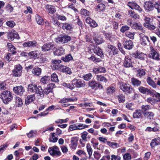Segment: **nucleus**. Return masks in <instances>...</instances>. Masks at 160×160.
Instances as JSON below:
<instances>
[{
  "instance_id": "nucleus-59",
  "label": "nucleus",
  "mask_w": 160,
  "mask_h": 160,
  "mask_svg": "<svg viewBox=\"0 0 160 160\" xmlns=\"http://www.w3.org/2000/svg\"><path fill=\"white\" fill-rule=\"evenodd\" d=\"M88 132L92 134L93 135L96 136L98 134V132L97 130H94L92 128H91L88 130Z\"/></svg>"
},
{
  "instance_id": "nucleus-24",
  "label": "nucleus",
  "mask_w": 160,
  "mask_h": 160,
  "mask_svg": "<svg viewBox=\"0 0 160 160\" xmlns=\"http://www.w3.org/2000/svg\"><path fill=\"white\" fill-rule=\"evenodd\" d=\"M8 49V51L11 52L13 55L16 53V48L11 43H8L7 44Z\"/></svg>"
},
{
  "instance_id": "nucleus-21",
  "label": "nucleus",
  "mask_w": 160,
  "mask_h": 160,
  "mask_svg": "<svg viewBox=\"0 0 160 160\" xmlns=\"http://www.w3.org/2000/svg\"><path fill=\"white\" fill-rule=\"evenodd\" d=\"M7 36L8 39H10L11 40L14 38L18 39L19 38V36L17 32L14 31H12L8 32Z\"/></svg>"
},
{
  "instance_id": "nucleus-25",
  "label": "nucleus",
  "mask_w": 160,
  "mask_h": 160,
  "mask_svg": "<svg viewBox=\"0 0 160 160\" xmlns=\"http://www.w3.org/2000/svg\"><path fill=\"white\" fill-rule=\"evenodd\" d=\"M35 99V95L34 94H32L28 95L25 99V103L27 105L30 104L33 102Z\"/></svg>"
},
{
  "instance_id": "nucleus-35",
  "label": "nucleus",
  "mask_w": 160,
  "mask_h": 160,
  "mask_svg": "<svg viewBox=\"0 0 160 160\" xmlns=\"http://www.w3.org/2000/svg\"><path fill=\"white\" fill-rule=\"evenodd\" d=\"M142 113L140 110H136L133 113V117L134 118H139L142 117Z\"/></svg>"
},
{
  "instance_id": "nucleus-15",
  "label": "nucleus",
  "mask_w": 160,
  "mask_h": 160,
  "mask_svg": "<svg viewBox=\"0 0 160 160\" xmlns=\"http://www.w3.org/2000/svg\"><path fill=\"white\" fill-rule=\"evenodd\" d=\"M131 57L127 56L125 57L123 63V65L126 68H129L132 66V62Z\"/></svg>"
},
{
  "instance_id": "nucleus-28",
  "label": "nucleus",
  "mask_w": 160,
  "mask_h": 160,
  "mask_svg": "<svg viewBox=\"0 0 160 160\" xmlns=\"http://www.w3.org/2000/svg\"><path fill=\"white\" fill-rule=\"evenodd\" d=\"M86 21L92 27L95 28L98 26V24L96 23V21L92 19L89 17H88L86 19Z\"/></svg>"
},
{
  "instance_id": "nucleus-18",
  "label": "nucleus",
  "mask_w": 160,
  "mask_h": 160,
  "mask_svg": "<svg viewBox=\"0 0 160 160\" xmlns=\"http://www.w3.org/2000/svg\"><path fill=\"white\" fill-rule=\"evenodd\" d=\"M13 90L15 93L20 95H22L25 91L23 87L22 86L14 87Z\"/></svg>"
},
{
  "instance_id": "nucleus-33",
  "label": "nucleus",
  "mask_w": 160,
  "mask_h": 160,
  "mask_svg": "<svg viewBox=\"0 0 160 160\" xmlns=\"http://www.w3.org/2000/svg\"><path fill=\"white\" fill-rule=\"evenodd\" d=\"M71 148L73 150L75 149L77 145L76 138L74 137L72 138L71 140Z\"/></svg>"
},
{
  "instance_id": "nucleus-6",
  "label": "nucleus",
  "mask_w": 160,
  "mask_h": 160,
  "mask_svg": "<svg viewBox=\"0 0 160 160\" xmlns=\"http://www.w3.org/2000/svg\"><path fill=\"white\" fill-rule=\"evenodd\" d=\"M145 22L143 23V26L150 30H154L156 27L152 24V20L151 18L145 17L144 18Z\"/></svg>"
},
{
  "instance_id": "nucleus-32",
  "label": "nucleus",
  "mask_w": 160,
  "mask_h": 160,
  "mask_svg": "<svg viewBox=\"0 0 160 160\" xmlns=\"http://www.w3.org/2000/svg\"><path fill=\"white\" fill-rule=\"evenodd\" d=\"M151 108V106L148 105H143L141 106V109L144 115L148 112V111Z\"/></svg>"
},
{
  "instance_id": "nucleus-12",
  "label": "nucleus",
  "mask_w": 160,
  "mask_h": 160,
  "mask_svg": "<svg viewBox=\"0 0 160 160\" xmlns=\"http://www.w3.org/2000/svg\"><path fill=\"white\" fill-rule=\"evenodd\" d=\"M128 6L132 9H134L139 12H141L142 11V8L134 1L128 2Z\"/></svg>"
},
{
  "instance_id": "nucleus-23",
  "label": "nucleus",
  "mask_w": 160,
  "mask_h": 160,
  "mask_svg": "<svg viewBox=\"0 0 160 160\" xmlns=\"http://www.w3.org/2000/svg\"><path fill=\"white\" fill-rule=\"evenodd\" d=\"M94 52L101 58L103 57V54L102 50L99 47L96 46L93 49Z\"/></svg>"
},
{
  "instance_id": "nucleus-63",
  "label": "nucleus",
  "mask_w": 160,
  "mask_h": 160,
  "mask_svg": "<svg viewBox=\"0 0 160 160\" xmlns=\"http://www.w3.org/2000/svg\"><path fill=\"white\" fill-rule=\"evenodd\" d=\"M123 158L124 160H131V155L128 153H125L123 155Z\"/></svg>"
},
{
  "instance_id": "nucleus-7",
  "label": "nucleus",
  "mask_w": 160,
  "mask_h": 160,
  "mask_svg": "<svg viewBox=\"0 0 160 160\" xmlns=\"http://www.w3.org/2000/svg\"><path fill=\"white\" fill-rule=\"evenodd\" d=\"M149 56L150 58L153 59L160 61V54L158 53L157 50L154 49L152 47L150 48V51Z\"/></svg>"
},
{
  "instance_id": "nucleus-44",
  "label": "nucleus",
  "mask_w": 160,
  "mask_h": 160,
  "mask_svg": "<svg viewBox=\"0 0 160 160\" xmlns=\"http://www.w3.org/2000/svg\"><path fill=\"white\" fill-rule=\"evenodd\" d=\"M96 79L98 81L103 82L105 83L108 81V80L104 76L102 75H97Z\"/></svg>"
},
{
  "instance_id": "nucleus-10",
  "label": "nucleus",
  "mask_w": 160,
  "mask_h": 160,
  "mask_svg": "<svg viewBox=\"0 0 160 160\" xmlns=\"http://www.w3.org/2000/svg\"><path fill=\"white\" fill-rule=\"evenodd\" d=\"M108 54L110 56H112L113 55L118 54V51L116 47L112 45H109L107 46Z\"/></svg>"
},
{
  "instance_id": "nucleus-1",
  "label": "nucleus",
  "mask_w": 160,
  "mask_h": 160,
  "mask_svg": "<svg viewBox=\"0 0 160 160\" xmlns=\"http://www.w3.org/2000/svg\"><path fill=\"white\" fill-rule=\"evenodd\" d=\"M28 90L31 92H35L38 94L39 96L43 98L44 97L42 89L40 86H37V85L33 83L29 84L28 86Z\"/></svg>"
},
{
  "instance_id": "nucleus-60",
  "label": "nucleus",
  "mask_w": 160,
  "mask_h": 160,
  "mask_svg": "<svg viewBox=\"0 0 160 160\" xmlns=\"http://www.w3.org/2000/svg\"><path fill=\"white\" fill-rule=\"evenodd\" d=\"M88 59L90 60H92L95 62H99L101 61L99 58H98L95 57V56H92Z\"/></svg>"
},
{
  "instance_id": "nucleus-62",
  "label": "nucleus",
  "mask_w": 160,
  "mask_h": 160,
  "mask_svg": "<svg viewBox=\"0 0 160 160\" xmlns=\"http://www.w3.org/2000/svg\"><path fill=\"white\" fill-rule=\"evenodd\" d=\"M15 99L16 103L17 104L18 106H20L22 105V101L20 98L18 97H16Z\"/></svg>"
},
{
  "instance_id": "nucleus-13",
  "label": "nucleus",
  "mask_w": 160,
  "mask_h": 160,
  "mask_svg": "<svg viewBox=\"0 0 160 160\" xmlns=\"http://www.w3.org/2000/svg\"><path fill=\"white\" fill-rule=\"evenodd\" d=\"M22 67L20 64L17 65L15 67V69L13 72L15 76H20L22 72Z\"/></svg>"
},
{
  "instance_id": "nucleus-57",
  "label": "nucleus",
  "mask_w": 160,
  "mask_h": 160,
  "mask_svg": "<svg viewBox=\"0 0 160 160\" xmlns=\"http://www.w3.org/2000/svg\"><path fill=\"white\" fill-rule=\"evenodd\" d=\"M87 150L89 157H91L92 155V150L89 143L87 144Z\"/></svg>"
},
{
  "instance_id": "nucleus-17",
  "label": "nucleus",
  "mask_w": 160,
  "mask_h": 160,
  "mask_svg": "<svg viewBox=\"0 0 160 160\" xmlns=\"http://www.w3.org/2000/svg\"><path fill=\"white\" fill-rule=\"evenodd\" d=\"M141 38V43L143 46H145L147 44V42H150L148 37L145 36L142 33L139 34Z\"/></svg>"
},
{
  "instance_id": "nucleus-11",
  "label": "nucleus",
  "mask_w": 160,
  "mask_h": 160,
  "mask_svg": "<svg viewBox=\"0 0 160 160\" xmlns=\"http://www.w3.org/2000/svg\"><path fill=\"white\" fill-rule=\"evenodd\" d=\"M54 48V44L52 42H47L45 44L41 47L43 52H46L52 50Z\"/></svg>"
},
{
  "instance_id": "nucleus-58",
  "label": "nucleus",
  "mask_w": 160,
  "mask_h": 160,
  "mask_svg": "<svg viewBox=\"0 0 160 160\" xmlns=\"http://www.w3.org/2000/svg\"><path fill=\"white\" fill-rule=\"evenodd\" d=\"M83 78L85 81H88L91 79L92 75L91 73H88L83 76Z\"/></svg>"
},
{
  "instance_id": "nucleus-53",
  "label": "nucleus",
  "mask_w": 160,
  "mask_h": 160,
  "mask_svg": "<svg viewBox=\"0 0 160 160\" xmlns=\"http://www.w3.org/2000/svg\"><path fill=\"white\" fill-rule=\"evenodd\" d=\"M6 24L7 26L11 28H12L16 25L15 22L12 20L7 21Z\"/></svg>"
},
{
  "instance_id": "nucleus-22",
  "label": "nucleus",
  "mask_w": 160,
  "mask_h": 160,
  "mask_svg": "<svg viewBox=\"0 0 160 160\" xmlns=\"http://www.w3.org/2000/svg\"><path fill=\"white\" fill-rule=\"evenodd\" d=\"M45 8L48 13L50 14H53L56 11L55 7L52 5L47 4L45 6Z\"/></svg>"
},
{
  "instance_id": "nucleus-29",
  "label": "nucleus",
  "mask_w": 160,
  "mask_h": 160,
  "mask_svg": "<svg viewBox=\"0 0 160 160\" xmlns=\"http://www.w3.org/2000/svg\"><path fill=\"white\" fill-rule=\"evenodd\" d=\"M77 100V99L76 98H63L61 99L59 101V102L60 103H64L71 102L76 101Z\"/></svg>"
},
{
  "instance_id": "nucleus-41",
  "label": "nucleus",
  "mask_w": 160,
  "mask_h": 160,
  "mask_svg": "<svg viewBox=\"0 0 160 160\" xmlns=\"http://www.w3.org/2000/svg\"><path fill=\"white\" fill-rule=\"evenodd\" d=\"M128 13L129 15L132 18L135 19H139V16L137 13L132 11L130 10L128 11Z\"/></svg>"
},
{
  "instance_id": "nucleus-39",
  "label": "nucleus",
  "mask_w": 160,
  "mask_h": 160,
  "mask_svg": "<svg viewBox=\"0 0 160 160\" xmlns=\"http://www.w3.org/2000/svg\"><path fill=\"white\" fill-rule=\"evenodd\" d=\"M32 73L35 75L39 76L41 73L42 69L39 68H33L32 70Z\"/></svg>"
},
{
  "instance_id": "nucleus-4",
  "label": "nucleus",
  "mask_w": 160,
  "mask_h": 160,
  "mask_svg": "<svg viewBox=\"0 0 160 160\" xmlns=\"http://www.w3.org/2000/svg\"><path fill=\"white\" fill-rule=\"evenodd\" d=\"M48 151L50 155L53 157L58 156L61 155L59 148L56 146L49 147Z\"/></svg>"
},
{
  "instance_id": "nucleus-55",
  "label": "nucleus",
  "mask_w": 160,
  "mask_h": 160,
  "mask_svg": "<svg viewBox=\"0 0 160 160\" xmlns=\"http://www.w3.org/2000/svg\"><path fill=\"white\" fill-rule=\"evenodd\" d=\"M77 130H81L88 127V125L83 124H77Z\"/></svg>"
},
{
  "instance_id": "nucleus-51",
  "label": "nucleus",
  "mask_w": 160,
  "mask_h": 160,
  "mask_svg": "<svg viewBox=\"0 0 160 160\" xmlns=\"http://www.w3.org/2000/svg\"><path fill=\"white\" fill-rule=\"evenodd\" d=\"M116 91L115 87L111 86L107 89L108 94H112L114 92Z\"/></svg>"
},
{
  "instance_id": "nucleus-20",
  "label": "nucleus",
  "mask_w": 160,
  "mask_h": 160,
  "mask_svg": "<svg viewBox=\"0 0 160 160\" xmlns=\"http://www.w3.org/2000/svg\"><path fill=\"white\" fill-rule=\"evenodd\" d=\"M123 46L124 48L130 50L132 49L133 46L132 41L131 40H127L123 42Z\"/></svg>"
},
{
  "instance_id": "nucleus-26",
  "label": "nucleus",
  "mask_w": 160,
  "mask_h": 160,
  "mask_svg": "<svg viewBox=\"0 0 160 160\" xmlns=\"http://www.w3.org/2000/svg\"><path fill=\"white\" fill-rule=\"evenodd\" d=\"M133 55L134 57L135 58L142 60H144L146 56V55L144 53L138 51L136 52Z\"/></svg>"
},
{
  "instance_id": "nucleus-54",
  "label": "nucleus",
  "mask_w": 160,
  "mask_h": 160,
  "mask_svg": "<svg viewBox=\"0 0 160 160\" xmlns=\"http://www.w3.org/2000/svg\"><path fill=\"white\" fill-rule=\"evenodd\" d=\"M50 79L49 76H45L41 78L40 81L42 83L45 84L48 82Z\"/></svg>"
},
{
  "instance_id": "nucleus-19",
  "label": "nucleus",
  "mask_w": 160,
  "mask_h": 160,
  "mask_svg": "<svg viewBox=\"0 0 160 160\" xmlns=\"http://www.w3.org/2000/svg\"><path fill=\"white\" fill-rule=\"evenodd\" d=\"M55 84L53 83H51L48 85L47 87L42 91L43 93L48 94L49 93L52 92V89L54 86Z\"/></svg>"
},
{
  "instance_id": "nucleus-46",
  "label": "nucleus",
  "mask_w": 160,
  "mask_h": 160,
  "mask_svg": "<svg viewBox=\"0 0 160 160\" xmlns=\"http://www.w3.org/2000/svg\"><path fill=\"white\" fill-rule=\"evenodd\" d=\"M61 59L65 62H67L72 60L73 58L70 54H69L65 57H62Z\"/></svg>"
},
{
  "instance_id": "nucleus-40",
  "label": "nucleus",
  "mask_w": 160,
  "mask_h": 160,
  "mask_svg": "<svg viewBox=\"0 0 160 160\" xmlns=\"http://www.w3.org/2000/svg\"><path fill=\"white\" fill-rule=\"evenodd\" d=\"M60 71L65 72L69 74H70L72 73L71 69L69 68L63 66L62 67L60 68Z\"/></svg>"
},
{
  "instance_id": "nucleus-64",
  "label": "nucleus",
  "mask_w": 160,
  "mask_h": 160,
  "mask_svg": "<svg viewBox=\"0 0 160 160\" xmlns=\"http://www.w3.org/2000/svg\"><path fill=\"white\" fill-rule=\"evenodd\" d=\"M154 114L153 113L151 112H148L147 114L144 115L145 116H146L147 118L150 119L153 118Z\"/></svg>"
},
{
  "instance_id": "nucleus-30",
  "label": "nucleus",
  "mask_w": 160,
  "mask_h": 160,
  "mask_svg": "<svg viewBox=\"0 0 160 160\" xmlns=\"http://www.w3.org/2000/svg\"><path fill=\"white\" fill-rule=\"evenodd\" d=\"M132 29L141 30L143 32H145L144 30L143 29L142 25L139 23L136 22H133V26H132Z\"/></svg>"
},
{
  "instance_id": "nucleus-50",
  "label": "nucleus",
  "mask_w": 160,
  "mask_h": 160,
  "mask_svg": "<svg viewBox=\"0 0 160 160\" xmlns=\"http://www.w3.org/2000/svg\"><path fill=\"white\" fill-rule=\"evenodd\" d=\"M73 84L72 83H66V82H63L62 84V85L70 89L71 90H72L74 88Z\"/></svg>"
},
{
  "instance_id": "nucleus-34",
  "label": "nucleus",
  "mask_w": 160,
  "mask_h": 160,
  "mask_svg": "<svg viewBox=\"0 0 160 160\" xmlns=\"http://www.w3.org/2000/svg\"><path fill=\"white\" fill-rule=\"evenodd\" d=\"M131 82L132 84L135 87L139 86L141 84L140 81L134 78H131Z\"/></svg>"
},
{
  "instance_id": "nucleus-49",
  "label": "nucleus",
  "mask_w": 160,
  "mask_h": 160,
  "mask_svg": "<svg viewBox=\"0 0 160 160\" xmlns=\"http://www.w3.org/2000/svg\"><path fill=\"white\" fill-rule=\"evenodd\" d=\"M116 98L118 99L120 103L124 102L125 100V96L122 94H120L117 96Z\"/></svg>"
},
{
  "instance_id": "nucleus-16",
  "label": "nucleus",
  "mask_w": 160,
  "mask_h": 160,
  "mask_svg": "<svg viewBox=\"0 0 160 160\" xmlns=\"http://www.w3.org/2000/svg\"><path fill=\"white\" fill-rule=\"evenodd\" d=\"M144 8L147 12L152 10L154 7V4L151 2H146L144 4Z\"/></svg>"
},
{
  "instance_id": "nucleus-14",
  "label": "nucleus",
  "mask_w": 160,
  "mask_h": 160,
  "mask_svg": "<svg viewBox=\"0 0 160 160\" xmlns=\"http://www.w3.org/2000/svg\"><path fill=\"white\" fill-rule=\"evenodd\" d=\"M37 45V43L36 41H29L24 42L23 43L22 46L24 48H29L36 47Z\"/></svg>"
},
{
  "instance_id": "nucleus-42",
  "label": "nucleus",
  "mask_w": 160,
  "mask_h": 160,
  "mask_svg": "<svg viewBox=\"0 0 160 160\" xmlns=\"http://www.w3.org/2000/svg\"><path fill=\"white\" fill-rule=\"evenodd\" d=\"M137 76L138 77H141L145 76L146 74V72L145 70L143 69H139L137 71Z\"/></svg>"
},
{
  "instance_id": "nucleus-47",
  "label": "nucleus",
  "mask_w": 160,
  "mask_h": 160,
  "mask_svg": "<svg viewBox=\"0 0 160 160\" xmlns=\"http://www.w3.org/2000/svg\"><path fill=\"white\" fill-rule=\"evenodd\" d=\"M36 20L37 23L39 25H42L43 24V18L38 15H37L36 16Z\"/></svg>"
},
{
  "instance_id": "nucleus-45",
  "label": "nucleus",
  "mask_w": 160,
  "mask_h": 160,
  "mask_svg": "<svg viewBox=\"0 0 160 160\" xmlns=\"http://www.w3.org/2000/svg\"><path fill=\"white\" fill-rule=\"evenodd\" d=\"M62 28L63 29L70 30L72 28V25L67 23H63L62 24Z\"/></svg>"
},
{
  "instance_id": "nucleus-27",
  "label": "nucleus",
  "mask_w": 160,
  "mask_h": 160,
  "mask_svg": "<svg viewBox=\"0 0 160 160\" xmlns=\"http://www.w3.org/2000/svg\"><path fill=\"white\" fill-rule=\"evenodd\" d=\"M65 49L61 47L57 48L54 52L53 54L55 56H60L65 53Z\"/></svg>"
},
{
  "instance_id": "nucleus-5",
  "label": "nucleus",
  "mask_w": 160,
  "mask_h": 160,
  "mask_svg": "<svg viewBox=\"0 0 160 160\" xmlns=\"http://www.w3.org/2000/svg\"><path fill=\"white\" fill-rule=\"evenodd\" d=\"M71 40V37L67 35H63L62 36L58 37L55 38V41L56 42L62 44L67 43L70 41Z\"/></svg>"
},
{
  "instance_id": "nucleus-38",
  "label": "nucleus",
  "mask_w": 160,
  "mask_h": 160,
  "mask_svg": "<svg viewBox=\"0 0 160 160\" xmlns=\"http://www.w3.org/2000/svg\"><path fill=\"white\" fill-rule=\"evenodd\" d=\"M105 8V5L103 3H100L96 5L95 9L97 11L100 12L103 10Z\"/></svg>"
},
{
  "instance_id": "nucleus-36",
  "label": "nucleus",
  "mask_w": 160,
  "mask_h": 160,
  "mask_svg": "<svg viewBox=\"0 0 160 160\" xmlns=\"http://www.w3.org/2000/svg\"><path fill=\"white\" fill-rule=\"evenodd\" d=\"M80 14L82 17H88L90 15V12L85 9H82L80 10Z\"/></svg>"
},
{
  "instance_id": "nucleus-61",
  "label": "nucleus",
  "mask_w": 160,
  "mask_h": 160,
  "mask_svg": "<svg viewBox=\"0 0 160 160\" xmlns=\"http://www.w3.org/2000/svg\"><path fill=\"white\" fill-rule=\"evenodd\" d=\"M134 35L135 33L134 32H127L125 33V35L127 37L132 39H134Z\"/></svg>"
},
{
  "instance_id": "nucleus-2",
  "label": "nucleus",
  "mask_w": 160,
  "mask_h": 160,
  "mask_svg": "<svg viewBox=\"0 0 160 160\" xmlns=\"http://www.w3.org/2000/svg\"><path fill=\"white\" fill-rule=\"evenodd\" d=\"M119 85L120 89L126 94H130L132 93V88L129 84L123 82H120Z\"/></svg>"
},
{
  "instance_id": "nucleus-56",
  "label": "nucleus",
  "mask_w": 160,
  "mask_h": 160,
  "mask_svg": "<svg viewBox=\"0 0 160 160\" xmlns=\"http://www.w3.org/2000/svg\"><path fill=\"white\" fill-rule=\"evenodd\" d=\"M55 133H52L51 134L52 137L49 138L50 141V142H55L58 140V138L55 136Z\"/></svg>"
},
{
  "instance_id": "nucleus-48",
  "label": "nucleus",
  "mask_w": 160,
  "mask_h": 160,
  "mask_svg": "<svg viewBox=\"0 0 160 160\" xmlns=\"http://www.w3.org/2000/svg\"><path fill=\"white\" fill-rule=\"evenodd\" d=\"M107 145L111 148L114 149L119 147V145L118 143L110 141L108 142Z\"/></svg>"
},
{
  "instance_id": "nucleus-9",
  "label": "nucleus",
  "mask_w": 160,
  "mask_h": 160,
  "mask_svg": "<svg viewBox=\"0 0 160 160\" xmlns=\"http://www.w3.org/2000/svg\"><path fill=\"white\" fill-rule=\"evenodd\" d=\"M88 85L92 89H101L103 86L99 82H98L95 80H91L88 82Z\"/></svg>"
},
{
  "instance_id": "nucleus-31",
  "label": "nucleus",
  "mask_w": 160,
  "mask_h": 160,
  "mask_svg": "<svg viewBox=\"0 0 160 160\" xmlns=\"http://www.w3.org/2000/svg\"><path fill=\"white\" fill-rule=\"evenodd\" d=\"M146 82L148 84L154 88H156L157 87L156 83L154 82L151 78L148 76L147 77Z\"/></svg>"
},
{
  "instance_id": "nucleus-3",
  "label": "nucleus",
  "mask_w": 160,
  "mask_h": 160,
  "mask_svg": "<svg viewBox=\"0 0 160 160\" xmlns=\"http://www.w3.org/2000/svg\"><path fill=\"white\" fill-rule=\"evenodd\" d=\"M1 98L4 103H7L12 100V94L9 91H3L1 93Z\"/></svg>"
},
{
  "instance_id": "nucleus-37",
  "label": "nucleus",
  "mask_w": 160,
  "mask_h": 160,
  "mask_svg": "<svg viewBox=\"0 0 160 160\" xmlns=\"http://www.w3.org/2000/svg\"><path fill=\"white\" fill-rule=\"evenodd\" d=\"M93 39L96 43L98 44H102L104 42V40L103 38L101 37L98 36L94 37Z\"/></svg>"
},
{
  "instance_id": "nucleus-43",
  "label": "nucleus",
  "mask_w": 160,
  "mask_h": 160,
  "mask_svg": "<svg viewBox=\"0 0 160 160\" xmlns=\"http://www.w3.org/2000/svg\"><path fill=\"white\" fill-rule=\"evenodd\" d=\"M138 90L140 92L143 94H146L150 92V90L149 89L142 86L139 88Z\"/></svg>"
},
{
  "instance_id": "nucleus-8",
  "label": "nucleus",
  "mask_w": 160,
  "mask_h": 160,
  "mask_svg": "<svg viewBox=\"0 0 160 160\" xmlns=\"http://www.w3.org/2000/svg\"><path fill=\"white\" fill-rule=\"evenodd\" d=\"M72 83L73 84L74 88L84 87L86 85L85 82L83 80L80 79H74L72 81Z\"/></svg>"
},
{
  "instance_id": "nucleus-52",
  "label": "nucleus",
  "mask_w": 160,
  "mask_h": 160,
  "mask_svg": "<svg viewBox=\"0 0 160 160\" xmlns=\"http://www.w3.org/2000/svg\"><path fill=\"white\" fill-rule=\"evenodd\" d=\"M51 79L52 81L56 82H58L59 81L58 76L55 73H52L51 75Z\"/></svg>"
}]
</instances>
